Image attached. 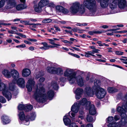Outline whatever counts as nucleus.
Here are the masks:
<instances>
[{"label":"nucleus","mask_w":127,"mask_h":127,"mask_svg":"<svg viewBox=\"0 0 127 127\" xmlns=\"http://www.w3.org/2000/svg\"><path fill=\"white\" fill-rule=\"evenodd\" d=\"M84 6L90 10V16H95L98 15L95 0H84L83 5L80 4L78 2H74L70 8V11L72 14L77 12L83 14L85 11Z\"/></svg>","instance_id":"obj_1"},{"label":"nucleus","mask_w":127,"mask_h":127,"mask_svg":"<svg viewBox=\"0 0 127 127\" xmlns=\"http://www.w3.org/2000/svg\"><path fill=\"white\" fill-rule=\"evenodd\" d=\"M45 92V89L41 84H38L37 85L36 87L35 90L34 97L38 102H43L45 101L47 97L49 98V99L51 100V98L54 95V93L53 91L51 90L48 91L47 93V96L44 94Z\"/></svg>","instance_id":"obj_2"},{"label":"nucleus","mask_w":127,"mask_h":127,"mask_svg":"<svg viewBox=\"0 0 127 127\" xmlns=\"http://www.w3.org/2000/svg\"><path fill=\"white\" fill-rule=\"evenodd\" d=\"M76 73L74 72L73 69L67 68L64 73V75L67 77V79L71 84L74 83L76 80V81L78 85L80 87L84 85V82L82 77L79 76L76 78Z\"/></svg>","instance_id":"obj_3"},{"label":"nucleus","mask_w":127,"mask_h":127,"mask_svg":"<svg viewBox=\"0 0 127 127\" xmlns=\"http://www.w3.org/2000/svg\"><path fill=\"white\" fill-rule=\"evenodd\" d=\"M101 82L99 80L95 79L94 80V85L93 86V91L95 92L97 97L101 99L104 97L106 94V91L103 88H100Z\"/></svg>","instance_id":"obj_4"},{"label":"nucleus","mask_w":127,"mask_h":127,"mask_svg":"<svg viewBox=\"0 0 127 127\" xmlns=\"http://www.w3.org/2000/svg\"><path fill=\"white\" fill-rule=\"evenodd\" d=\"M117 111L120 114L121 117V122H122V124L125 125L127 123V115L125 112H127V106L123 105L122 107L118 106L117 108Z\"/></svg>","instance_id":"obj_5"},{"label":"nucleus","mask_w":127,"mask_h":127,"mask_svg":"<svg viewBox=\"0 0 127 127\" xmlns=\"http://www.w3.org/2000/svg\"><path fill=\"white\" fill-rule=\"evenodd\" d=\"M114 119V117L112 116L108 117L107 119L109 124H105V126H107L108 127H120L121 126H123L125 125L122 124V122H121V121L118 122H116Z\"/></svg>","instance_id":"obj_6"},{"label":"nucleus","mask_w":127,"mask_h":127,"mask_svg":"<svg viewBox=\"0 0 127 127\" xmlns=\"http://www.w3.org/2000/svg\"><path fill=\"white\" fill-rule=\"evenodd\" d=\"M7 87V85L3 83L0 84V91H2L3 95L9 101L12 97V95L8 91Z\"/></svg>","instance_id":"obj_7"},{"label":"nucleus","mask_w":127,"mask_h":127,"mask_svg":"<svg viewBox=\"0 0 127 127\" xmlns=\"http://www.w3.org/2000/svg\"><path fill=\"white\" fill-rule=\"evenodd\" d=\"M46 69L48 72L51 73L56 74L60 75H61L63 74V69L60 67L56 68L49 66L47 67Z\"/></svg>","instance_id":"obj_8"},{"label":"nucleus","mask_w":127,"mask_h":127,"mask_svg":"<svg viewBox=\"0 0 127 127\" xmlns=\"http://www.w3.org/2000/svg\"><path fill=\"white\" fill-rule=\"evenodd\" d=\"M87 102V100L86 98H83L80 101L79 103H74L71 108V110L75 113H77L79 108V106L80 105H84L86 104Z\"/></svg>","instance_id":"obj_9"},{"label":"nucleus","mask_w":127,"mask_h":127,"mask_svg":"<svg viewBox=\"0 0 127 127\" xmlns=\"http://www.w3.org/2000/svg\"><path fill=\"white\" fill-rule=\"evenodd\" d=\"M6 3L5 8L7 9L12 8L15 7L16 2L15 0H4Z\"/></svg>","instance_id":"obj_10"},{"label":"nucleus","mask_w":127,"mask_h":127,"mask_svg":"<svg viewBox=\"0 0 127 127\" xmlns=\"http://www.w3.org/2000/svg\"><path fill=\"white\" fill-rule=\"evenodd\" d=\"M35 85V82L33 79H30L28 80L26 87L29 92H31L32 90V87Z\"/></svg>","instance_id":"obj_11"},{"label":"nucleus","mask_w":127,"mask_h":127,"mask_svg":"<svg viewBox=\"0 0 127 127\" xmlns=\"http://www.w3.org/2000/svg\"><path fill=\"white\" fill-rule=\"evenodd\" d=\"M36 117V114L34 113H32L30 115H28L26 116L25 118L26 124H25L26 125H28L29 124V120L33 121L35 120Z\"/></svg>","instance_id":"obj_12"},{"label":"nucleus","mask_w":127,"mask_h":127,"mask_svg":"<svg viewBox=\"0 0 127 127\" xmlns=\"http://www.w3.org/2000/svg\"><path fill=\"white\" fill-rule=\"evenodd\" d=\"M16 83L20 87L24 88L25 87V81L24 79L23 78H20L17 81L16 80V82L15 83L14 82L13 83H11L10 84H12V85L13 84L14 86H15V84Z\"/></svg>","instance_id":"obj_13"},{"label":"nucleus","mask_w":127,"mask_h":127,"mask_svg":"<svg viewBox=\"0 0 127 127\" xmlns=\"http://www.w3.org/2000/svg\"><path fill=\"white\" fill-rule=\"evenodd\" d=\"M56 8L57 11L64 14H67L69 12L68 10L61 6H56Z\"/></svg>","instance_id":"obj_14"},{"label":"nucleus","mask_w":127,"mask_h":127,"mask_svg":"<svg viewBox=\"0 0 127 127\" xmlns=\"http://www.w3.org/2000/svg\"><path fill=\"white\" fill-rule=\"evenodd\" d=\"M89 104V112L91 115H94L96 113L94 105V104H91L90 101H88Z\"/></svg>","instance_id":"obj_15"},{"label":"nucleus","mask_w":127,"mask_h":127,"mask_svg":"<svg viewBox=\"0 0 127 127\" xmlns=\"http://www.w3.org/2000/svg\"><path fill=\"white\" fill-rule=\"evenodd\" d=\"M69 113L66 114L64 117L63 120L64 124L66 126L69 125L71 123V120L69 118L70 116V115Z\"/></svg>","instance_id":"obj_16"},{"label":"nucleus","mask_w":127,"mask_h":127,"mask_svg":"<svg viewBox=\"0 0 127 127\" xmlns=\"http://www.w3.org/2000/svg\"><path fill=\"white\" fill-rule=\"evenodd\" d=\"M117 3L120 8L123 9L126 7L127 2L126 0H117Z\"/></svg>","instance_id":"obj_17"},{"label":"nucleus","mask_w":127,"mask_h":127,"mask_svg":"<svg viewBox=\"0 0 127 127\" xmlns=\"http://www.w3.org/2000/svg\"><path fill=\"white\" fill-rule=\"evenodd\" d=\"M109 3V7L112 9L113 10L117 7V0H110Z\"/></svg>","instance_id":"obj_18"},{"label":"nucleus","mask_w":127,"mask_h":127,"mask_svg":"<svg viewBox=\"0 0 127 127\" xmlns=\"http://www.w3.org/2000/svg\"><path fill=\"white\" fill-rule=\"evenodd\" d=\"M11 74L14 79L12 81L11 83L16 82V80L19 77V73L17 70H13L11 71Z\"/></svg>","instance_id":"obj_19"},{"label":"nucleus","mask_w":127,"mask_h":127,"mask_svg":"<svg viewBox=\"0 0 127 127\" xmlns=\"http://www.w3.org/2000/svg\"><path fill=\"white\" fill-rule=\"evenodd\" d=\"M85 90L86 94L89 96H93L95 93V92L93 91V87L92 90L90 87H88L86 88Z\"/></svg>","instance_id":"obj_20"},{"label":"nucleus","mask_w":127,"mask_h":127,"mask_svg":"<svg viewBox=\"0 0 127 127\" xmlns=\"http://www.w3.org/2000/svg\"><path fill=\"white\" fill-rule=\"evenodd\" d=\"M9 90L13 91V94L15 95H17L18 93V91L16 89L15 86L12 85V84H10L9 85Z\"/></svg>","instance_id":"obj_21"},{"label":"nucleus","mask_w":127,"mask_h":127,"mask_svg":"<svg viewBox=\"0 0 127 127\" xmlns=\"http://www.w3.org/2000/svg\"><path fill=\"white\" fill-rule=\"evenodd\" d=\"M1 120L2 123L4 125L7 124L10 122L8 117L5 115H3L1 117Z\"/></svg>","instance_id":"obj_22"},{"label":"nucleus","mask_w":127,"mask_h":127,"mask_svg":"<svg viewBox=\"0 0 127 127\" xmlns=\"http://www.w3.org/2000/svg\"><path fill=\"white\" fill-rule=\"evenodd\" d=\"M110 0H102L100 3L101 7L102 8H105L108 5Z\"/></svg>","instance_id":"obj_23"},{"label":"nucleus","mask_w":127,"mask_h":127,"mask_svg":"<svg viewBox=\"0 0 127 127\" xmlns=\"http://www.w3.org/2000/svg\"><path fill=\"white\" fill-rule=\"evenodd\" d=\"M34 7L35 11L37 12H41L42 10V8L43 7L40 4H39V2L38 5H34Z\"/></svg>","instance_id":"obj_24"},{"label":"nucleus","mask_w":127,"mask_h":127,"mask_svg":"<svg viewBox=\"0 0 127 127\" xmlns=\"http://www.w3.org/2000/svg\"><path fill=\"white\" fill-rule=\"evenodd\" d=\"M30 70L28 69H23L22 72V75L23 76L26 77L29 76L30 74Z\"/></svg>","instance_id":"obj_25"},{"label":"nucleus","mask_w":127,"mask_h":127,"mask_svg":"<svg viewBox=\"0 0 127 127\" xmlns=\"http://www.w3.org/2000/svg\"><path fill=\"white\" fill-rule=\"evenodd\" d=\"M40 44L43 45V46L40 47V49L45 50L49 49V45H48L46 42H42L40 43Z\"/></svg>","instance_id":"obj_26"},{"label":"nucleus","mask_w":127,"mask_h":127,"mask_svg":"<svg viewBox=\"0 0 127 127\" xmlns=\"http://www.w3.org/2000/svg\"><path fill=\"white\" fill-rule=\"evenodd\" d=\"M27 6L24 4H19L17 5L16 6V8L18 11H20L25 9Z\"/></svg>","instance_id":"obj_27"},{"label":"nucleus","mask_w":127,"mask_h":127,"mask_svg":"<svg viewBox=\"0 0 127 127\" xmlns=\"http://www.w3.org/2000/svg\"><path fill=\"white\" fill-rule=\"evenodd\" d=\"M3 74L6 77L10 78L11 75L10 72L7 70H4L2 72Z\"/></svg>","instance_id":"obj_28"},{"label":"nucleus","mask_w":127,"mask_h":127,"mask_svg":"<svg viewBox=\"0 0 127 127\" xmlns=\"http://www.w3.org/2000/svg\"><path fill=\"white\" fill-rule=\"evenodd\" d=\"M39 3V4H40L43 7L48 4L49 1L48 0H41Z\"/></svg>","instance_id":"obj_29"},{"label":"nucleus","mask_w":127,"mask_h":127,"mask_svg":"<svg viewBox=\"0 0 127 127\" xmlns=\"http://www.w3.org/2000/svg\"><path fill=\"white\" fill-rule=\"evenodd\" d=\"M104 32V31H90L88 33L90 35H93L94 33L101 34Z\"/></svg>","instance_id":"obj_30"},{"label":"nucleus","mask_w":127,"mask_h":127,"mask_svg":"<svg viewBox=\"0 0 127 127\" xmlns=\"http://www.w3.org/2000/svg\"><path fill=\"white\" fill-rule=\"evenodd\" d=\"M32 106L31 104L25 105L24 110L26 111H29L31 110L32 108Z\"/></svg>","instance_id":"obj_31"},{"label":"nucleus","mask_w":127,"mask_h":127,"mask_svg":"<svg viewBox=\"0 0 127 127\" xmlns=\"http://www.w3.org/2000/svg\"><path fill=\"white\" fill-rule=\"evenodd\" d=\"M20 119L21 120H23L25 119L24 121L25 122V118L26 117H25V115L24 112L23 111L20 112L19 115Z\"/></svg>","instance_id":"obj_32"},{"label":"nucleus","mask_w":127,"mask_h":127,"mask_svg":"<svg viewBox=\"0 0 127 127\" xmlns=\"http://www.w3.org/2000/svg\"><path fill=\"white\" fill-rule=\"evenodd\" d=\"M51 86L54 89L56 90L58 89V87L56 82L52 81L51 83Z\"/></svg>","instance_id":"obj_33"},{"label":"nucleus","mask_w":127,"mask_h":127,"mask_svg":"<svg viewBox=\"0 0 127 127\" xmlns=\"http://www.w3.org/2000/svg\"><path fill=\"white\" fill-rule=\"evenodd\" d=\"M108 92L110 93H113L117 91L118 90L114 88L109 87L108 89Z\"/></svg>","instance_id":"obj_34"},{"label":"nucleus","mask_w":127,"mask_h":127,"mask_svg":"<svg viewBox=\"0 0 127 127\" xmlns=\"http://www.w3.org/2000/svg\"><path fill=\"white\" fill-rule=\"evenodd\" d=\"M86 119L87 121L89 122H93L95 121V120L93 119V117L90 115H87Z\"/></svg>","instance_id":"obj_35"},{"label":"nucleus","mask_w":127,"mask_h":127,"mask_svg":"<svg viewBox=\"0 0 127 127\" xmlns=\"http://www.w3.org/2000/svg\"><path fill=\"white\" fill-rule=\"evenodd\" d=\"M83 92V90L81 89L78 88L76 90L75 93V94H81Z\"/></svg>","instance_id":"obj_36"},{"label":"nucleus","mask_w":127,"mask_h":127,"mask_svg":"<svg viewBox=\"0 0 127 127\" xmlns=\"http://www.w3.org/2000/svg\"><path fill=\"white\" fill-rule=\"evenodd\" d=\"M43 73L41 72H39L36 74L35 79H38L40 77L43 76Z\"/></svg>","instance_id":"obj_37"},{"label":"nucleus","mask_w":127,"mask_h":127,"mask_svg":"<svg viewBox=\"0 0 127 127\" xmlns=\"http://www.w3.org/2000/svg\"><path fill=\"white\" fill-rule=\"evenodd\" d=\"M25 105L21 104L19 105L18 107V108L19 110H24L25 108Z\"/></svg>","instance_id":"obj_38"},{"label":"nucleus","mask_w":127,"mask_h":127,"mask_svg":"<svg viewBox=\"0 0 127 127\" xmlns=\"http://www.w3.org/2000/svg\"><path fill=\"white\" fill-rule=\"evenodd\" d=\"M6 101V100L4 97L2 96H0V102L2 103H4Z\"/></svg>","instance_id":"obj_39"},{"label":"nucleus","mask_w":127,"mask_h":127,"mask_svg":"<svg viewBox=\"0 0 127 127\" xmlns=\"http://www.w3.org/2000/svg\"><path fill=\"white\" fill-rule=\"evenodd\" d=\"M52 21L51 19H44L42 21V22L44 23H47L50 22Z\"/></svg>","instance_id":"obj_40"},{"label":"nucleus","mask_w":127,"mask_h":127,"mask_svg":"<svg viewBox=\"0 0 127 127\" xmlns=\"http://www.w3.org/2000/svg\"><path fill=\"white\" fill-rule=\"evenodd\" d=\"M20 22L22 24L25 23V25H30L29 21H27L25 20H21L20 21Z\"/></svg>","instance_id":"obj_41"},{"label":"nucleus","mask_w":127,"mask_h":127,"mask_svg":"<svg viewBox=\"0 0 127 127\" xmlns=\"http://www.w3.org/2000/svg\"><path fill=\"white\" fill-rule=\"evenodd\" d=\"M120 116L118 115H115L114 116V120L116 121L119 120L120 119Z\"/></svg>","instance_id":"obj_42"},{"label":"nucleus","mask_w":127,"mask_h":127,"mask_svg":"<svg viewBox=\"0 0 127 127\" xmlns=\"http://www.w3.org/2000/svg\"><path fill=\"white\" fill-rule=\"evenodd\" d=\"M15 33V34H16L17 35H19L21 37L25 38H26V36L25 35L23 34H22L21 33Z\"/></svg>","instance_id":"obj_43"},{"label":"nucleus","mask_w":127,"mask_h":127,"mask_svg":"<svg viewBox=\"0 0 127 127\" xmlns=\"http://www.w3.org/2000/svg\"><path fill=\"white\" fill-rule=\"evenodd\" d=\"M68 54H69L70 55L74 57H75L76 58H80V57L78 55L75 54L73 53H71L69 52L68 53Z\"/></svg>","instance_id":"obj_44"},{"label":"nucleus","mask_w":127,"mask_h":127,"mask_svg":"<svg viewBox=\"0 0 127 127\" xmlns=\"http://www.w3.org/2000/svg\"><path fill=\"white\" fill-rule=\"evenodd\" d=\"M5 4L4 0H1L0 1V8L2 7Z\"/></svg>","instance_id":"obj_45"},{"label":"nucleus","mask_w":127,"mask_h":127,"mask_svg":"<svg viewBox=\"0 0 127 127\" xmlns=\"http://www.w3.org/2000/svg\"><path fill=\"white\" fill-rule=\"evenodd\" d=\"M115 53L116 54L119 55H122L124 53L123 52H122L119 51H116Z\"/></svg>","instance_id":"obj_46"},{"label":"nucleus","mask_w":127,"mask_h":127,"mask_svg":"<svg viewBox=\"0 0 127 127\" xmlns=\"http://www.w3.org/2000/svg\"><path fill=\"white\" fill-rule=\"evenodd\" d=\"M26 47V46L25 44H22L20 45L16 46V47L17 48H19L20 47L24 48Z\"/></svg>","instance_id":"obj_47"},{"label":"nucleus","mask_w":127,"mask_h":127,"mask_svg":"<svg viewBox=\"0 0 127 127\" xmlns=\"http://www.w3.org/2000/svg\"><path fill=\"white\" fill-rule=\"evenodd\" d=\"M48 40L49 41V43L53 45L55 43L54 40L53 39H48Z\"/></svg>","instance_id":"obj_48"},{"label":"nucleus","mask_w":127,"mask_h":127,"mask_svg":"<svg viewBox=\"0 0 127 127\" xmlns=\"http://www.w3.org/2000/svg\"><path fill=\"white\" fill-rule=\"evenodd\" d=\"M60 80L62 82H64L66 81V78L65 77H61L60 78Z\"/></svg>","instance_id":"obj_49"},{"label":"nucleus","mask_w":127,"mask_h":127,"mask_svg":"<svg viewBox=\"0 0 127 127\" xmlns=\"http://www.w3.org/2000/svg\"><path fill=\"white\" fill-rule=\"evenodd\" d=\"M76 95L75 96V97L76 99H79L81 97V94H76Z\"/></svg>","instance_id":"obj_50"},{"label":"nucleus","mask_w":127,"mask_h":127,"mask_svg":"<svg viewBox=\"0 0 127 127\" xmlns=\"http://www.w3.org/2000/svg\"><path fill=\"white\" fill-rule=\"evenodd\" d=\"M99 51V50L98 49H95L92 50V52L93 54H94V53H97Z\"/></svg>","instance_id":"obj_51"},{"label":"nucleus","mask_w":127,"mask_h":127,"mask_svg":"<svg viewBox=\"0 0 127 127\" xmlns=\"http://www.w3.org/2000/svg\"><path fill=\"white\" fill-rule=\"evenodd\" d=\"M48 6L49 7H54L55 6V5L53 2H50L48 3Z\"/></svg>","instance_id":"obj_52"},{"label":"nucleus","mask_w":127,"mask_h":127,"mask_svg":"<svg viewBox=\"0 0 127 127\" xmlns=\"http://www.w3.org/2000/svg\"><path fill=\"white\" fill-rule=\"evenodd\" d=\"M63 42L64 43H70V44H72V42L71 41H69L67 40H64L63 41Z\"/></svg>","instance_id":"obj_53"},{"label":"nucleus","mask_w":127,"mask_h":127,"mask_svg":"<svg viewBox=\"0 0 127 127\" xmlns=\"http://www.w3.org/2000/svg\"><path fill=\"white\" fill-rule=\"evenodd\" d=\"M45 80V78L43 77H41L39 79V81L40 82L42 83Z\"/></svg>","instance_id":"obj_54"},{"label":"nucleus","mask_w":127,"mask_h":127,"mask_svg":"<svg viewBox=\"0 0 127 127\" xmlns=\"http://www.w3.org/2000/svg\"><path fill=\"white\" fill-rule=\"evenodd\" d=\"M24 43H25L27 44H28L30 45V44H32V43L31 42L28 41L26 40H25L24 41Z\"/></svg>","instance_id":"obj_55"},{"label":"nucleus","mask_w":127,"mask_h":127,"mask_svg":"<svg viewBox=\"0 0 127 127\" xmlns=\"http://www.w3.org/2000/svg\"><path fill=\"white\" fill-rule=\"evenodd\" d=\"M11 28L13 30H15L16 31H14V32L18 31L17 30H16V29H17V28L16 27H15L14 26H12V27H11Z\"/></svg>","instance_id":"obj_56"},{"label":"nucleus","mask_w":127,"mask_h":127,"mask_svg":"<svg viewBox=\"0 0 127 127\" xmlns=\"http://www.w3.org/2000/svg\"><path fill=\"white\" fill-rule=\"evenodd\" d=\"M75 113L74 112H73H73H72L71 113V115L73 117L72 118H73V117H75V113Z\"/></svg>","instance_id":"obj_57"},{"label":"nucleus","mask_w":127,"mask_h":127,"mask_svg":"<svg viewBox=\"0 0 127 127\" xmlns=\"http://www.w3.org/2000/svg\"><path fill=\"white\" fill-rule=\"evenodd\" d=\"M29 49L31 51H33L34 50V48L32 46H31L29 48Z\"/></svg>","instance_id":"obj_58"},{"label":"nucleus","mask_w":127,"mask_h":127,"mask_svg":"<svg viewBox=\"0 0 127 127\" xmlns=\"http://www.w3.org/2000/svg\"><path fill=\"white\" fill-rule=\"evenodd\" d=\"M54 27L56 29V30L59 31H60V29L57 26H55Z\"/></svg>","instance_id":"obj_59"},{"label":"nucleus","mask_w":127,"mask_h":127,"mask_svg":"<svg viewBox=\"0 0 127 127\" xmlns=\"http://www.w3.org/2000/svg\"><path fill=\"white\" fill-rule=\"evenodd\" d=\"M97 43L98 44L99 46H103V45L101 43V41H98L97 42Z\"/></svg>","instance_id":"obj_60"},{"label":"nucleus","mask_w":127,"mask_h":127,"mask_svg":"<svg viewBox=\"0 0 127 127\" xmlns=\"http://www.w3.org/2000/svg\"><path fill=\"white\" fill-rule=\"evenodd\" d=\"M86 127H93L92 124L89 123L88 124Z\"/></svg>","instance_id":"obj_61"},{"label":"nucleus","mask_w":127,"mask_h":127,"mask_svg":"<svg viewBox=\"0 0 127 127\" xmlns=\"http://www.w3.org/2000/svg\"><path fill=\"white\" fill-rule=\"evenodd\" d=\"M96 60V61L100 62H105V61L104 60L100 59H97Z\"/></svg>","instance_id":"obj_62"},{"label":"nucleus","mask_w":127,"mask_h":127,"mask_svg":"<svg viewBox=\"0 0 127 127\" xmlns=\"http://www.w3.org/2000/svg\"><path fill=\"white\" fill-rule=\"evenodd\" d=\"M122 41L123 43H126L127 42V39H125L123 40Z\"/></svg>","instance_id":"obj_63"},{"label":"nucleus","mask_w":127,"mask_h":127,"mask_svg":"<svg viewBox=\"0 0 127 127\" xmlns=\"http://www.w3.org/2000/svg\"><path fill=\"white\" fill-rule=\"evenodd\" d=\"M6 41L8 43H11L12 42V40L11 39H7Z\"/></svg>","instance_id":"obj_64"}]
</instances>
